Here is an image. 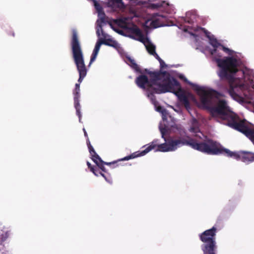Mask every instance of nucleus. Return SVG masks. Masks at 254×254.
I'll list each match as a JSON object with an SVG mask.
<instances>
[{
  "mask_svg": "<svg viewBox=\"0 0 254 254\" xmlns=\"http://www.w3.org/2000/svg\"><path fill=\"white\" fill-rule=\"evenodd\" d=\"M83 131H84V135L85 136H87V132L85 130V129L84 128H83Z\"/></svg>",
  "mask_w": 254,
  "mask_h": 254,
  "instance_id": "obj_26",
  "label": "nucleus"
},
{
  "mask_svg": "<svg viewBox=\"0 0 254 254\" xmlns=\"http://www.w3.org/2000/svg\"><path fill=\"white\" fill-rule=\"evenodd\" d=\"M194 89L199 96L200 103L199 106L200 108L209 110L212 116L218 122L227 121L228 126L243 133L254 143V130L249 128L245 121L239 120L230 110L226 101L219 99V95L215 91L207 87L197 85L194 86ZM184 144H189L194 149L209 154H225L243 162L254 161V153L245 151L231 152L224 148L219 143L210 140L198 143L192 140L188 141L182 139H172L158 145L156 151H173Z\"/></svg>",
  "mask_w": 254,
  "mask_h": 254,
  "instance_id": "obj_1",
  "label": "nucleus"
},
{
  "mask_svg": "<svg viewBox=\"0 0 254 254\" xmlns=\"http://www.w3.org/2000/svg\"><path fill=\"white\" fill-rule=\"evenodd\" d=\"M79 92H80L79 84L76 83L75 84V88L74 89V91H73L74 99V106L76 110L77 115H78L79 119V122H80L81 115V113L80 112V105H79V98L80 96Z\"/></svg>",
  "mask_w": 254,
  "mask_h": 254,
  "instance_id": "obj_10",
  "label": "nucleus"
},
{
  "mask_svg": "<svg viewBox=\"0 0 254 254\" xmlns=\"http://www.w3.org/2000/svg\"><path fill=\"white\" fill-rule=\"evenodd\" d=\"M244 75L245 81L250 80L251 85L244 84L238 79H234L230 83V88L228 92L231 97L238 102H243L245 99H249L251 96V89L254 88L252 83V74L253 71L246 68L241 72Z\"/></svg>",
  "mask_w": 254,
  "mask_h": 254,
  "instance_id": "obj_5",
  "label": "nucleus"
},
{
  "mask_svg": "<svg viewBox=\"0 0 254 254\" xmlns=\"http://www.w3.org/2000/svg\"><path fill=\"white\" fill-rule=\"evenodd\" d=\"M73 36L71 41L72 52L75 64L79 74L78 81L81 83L87 73V69L84 62L83 55L77 38L75 30L72 31Z\"/></svg>",
  "mask_w": 254,
  "mask_h": 254,
  "instance_id": "obj_6",
  "label": "nucleus"
},
{
  "mask_svg": "<svg viewBox=\"0 0 254 254\" xmlns=\"http://www.w3.org/2000/svg\"><path fill=\"white\" fill-rule=\"evenodd\" d=\"M206 36L209 39L210 44L212 46L213 49L210 50L209 52L213 59L216 62L218 66L221 68L220 71L218 72V75L221 78L226 76L228 73H235L238 71V67L241 64L240 60L235 58L229 57L224 59H221V51H223L229 55H233L234 52L229 49L225 48L217 41L214 38L210 32L204 30Z\"/></svg>",
  "mask_w": 254,
  "mask_h": 254,
  "instance_id": "obj_3",
  "label": "nucleus"
},
{
  "mask_svg": "<svg viewBox=\"0 0 254 254\" xmlns=\"http://www.w3.org/2000/svg\"><path fill=\"white\" fill-rule=\"evenodd\" d=\"M152 79L148 81L146 76L141 75L136 79V83L140 88L146 89L150 92V95L147 96L150 98L154 104L157 112L162 114L163 120L166 119V111L159 106L154 98L152 93H161L171 92L177 95L181 102L185 105L186 109L189 110L190 108L189 102L190 101L196 103L197 100L194 96L190 92L184 91L181 89V86L177 81L167 72L153 74Z\"/></svg>",
  "mask_w": 254,
  "mask_h": 254,
  "instance_id": "obj_2",
  "label": "nucleus"
},
{
  "mask_svg": "<svg viewBox=\"0 0 254 254\" xmlns=\"http://www.w3.org/2000/svg\"><path fill=\"white\" fill-rule=\"evenodd\" d=\"M5 239V237H3V236H1V237L0 238V243H1Z\"/></svg>",
  "mask_w": 254,
  "mask_h": 254,
  "instance_id": "obj_24",
  "label": "nucleus"
},
{
  "mask_svg": "<svg viewBox=\"0 0 254 254\" xmlns=\"http://www.w3.org/2000/svg\"><path fill=\"white\" fill-rule=\"evenodd\" d=\"M180 77H181V78H182V79H184L185 81H186V82H187V79H186V78H185V77H184V76H183V75L180 76Z\"/></svg>",
  "mask_w": 254,
  "mask_h": 254,
  "instance_id": "obj_25",
  "label": "nucleus"
},
{
  "mask_svg": "<svg viewBox=\"0 0 254 254\" xmlns=\"http://www.w3.org/2000/svg\"><path fill=\"white\" fill-rule=\"evenodd\" d=\"M94 5L98 12V19H105V14L102 10V8L100 4L95 0H93Z\"/></svg>",
  "mask_w": 254,
  "mask_h": 254,
  "instance_id": "obj_15",
  "label": "nucleus"
},
{
  "mask_svg": "<svg viewBox=\"0 0 254 254\" xmlns=\"http://www.w3.org/2000/svg\"><path fill=\"white\" fill-rule=\"evenodd\" d=\"M216 229L213 227L212 229L206 230L200 236L201 240L204 243H208L204 249H203L204 254H214L213 251L215 247L214 236Z\"/></svg>",
  "mask_w": 254,
  "mask_h": 254,
  "instance_id": "obj_7",
  "label": "nucleus"
},
{
  "mask_svg": "<svg viewBox=\"0 0 254 254\" xmlns=\"http://www.w3.org/2000/svg\"><path fill=\"white\" fill-rule=\"evenodd\" d=\"M130 63L132 67L134 68L135 70H137L138 66L137 65L134 63V61L133 60H130Z\"/></svg>",
  "mask_w": 254,
  "mask_h": 254,
  "instance_id": "obj_22",
  "label": "nucleus"
},
{
  "mask_svg": "<svg viewBox=\"0 0 254 254\" xmlns=\"http://www.w3.org/2000/svg\"><path fill=\"white\" fill-rule=\"evenodd\" d=\"M190 12L187 13L186 19H185V21H186V22H187L188 23H191V22H193V19L194 17V15H192V18H190V19H189V16H190Z\"/></svg>",
  "mask_w": 254,
  "mask_h": 254,
  "instance_id": "obj_19",
  "label": "nucleus"
},
{
  "mask_svg": "<svg viewBox=\"0 0 254 254\" xmlns=\"http://www.w3.org/2000/svg\"><path fill=\"white\" fill-rule=\"evenodd\" d=\"M166 20L164 16L158 14H154L149 16L145 20L144 25L148 28H156L164 25V22Z\"/></svg>",
  "mask_w": 254,
  "mask_h": 254,
  "instance_id": "obj_8",
  "label": "nucleus"
},
{
  "mask_svg": "<svg viewBox=\"0 0 254 254\" xmlns=\"http://www.w3.org/2000/svg\"><path fill=\"white\" fill-rule=\"evenodd\" d=\"M190 131L196 133L197 134H196V136L200 138H201V136H203L202 133L199 131L198 123L195 119H193L192 121V125L190 128Z\"/></svg>",
  "mask_w": 254,
  "mask_h": 254,
  "instance_id": "obj_13",
  "label": "nucleus"
},
{
  "mask_svg": "<svg viewBox=\"0 0 254 254\" xmlns=\"http://www.w3.org/2000/svg\"><path fill=\"white\" fill-rule=\"evenodd\" d=\"M103 43L106 45L114 47L117 49H118L120 47V45L116 41L111 38H106Z\"/></svg>",
  "mask_w": 254,
  "mask_h": 254,
  "instance_id": "obj_16",
  "label": "nucleus"
},
{
  "mask_svg": "<svg viewBox=\"0 0 254 254\" xmlns=\"http://www.w3.org/2000/svg\"><path fill=\"white\" fill-rule=\"evenodd\" d=\"M117 32L119 33H121V31H118Z\"/></svg>",
  "mask_w": 254,
  "mask_h": 254,
  "instance_id": "obj_27",
  "label": "nucleus"
},
{
  "mask_svg": "<svg viewBox=\"0 0 254 254\" xmlns=\"http://www.w3.org/2000/svg\"><path fill=\"white\" fill-rule=\"evenodd\" d=\"M151 6L154 8H159L161 6L165 7L166 6L168 7V8L166 9L167 12L171 13L174 11L173 5H170L168 2H166L165 1H162L161 3H153L152 4Z\"/></svg>",
  "mask_w": 254,
  "mask_h": 254,
  "instance_id": "obj_12",
  "label": "nucleus"
},
{
  "mask_svg": "<svg viewBox=\"0 0 254 254\" xmlns=\"http://www.w3.org/2000/svg\"><path fill=\"white\" fill-rule=\"evenodd\" d=\"M156 144L154 142H152L148 146H147L145 150L140 152L136 156H142L145 155L146 153L149 152L150 150L154 148Z\"/></svg>",
  "mask_w": 254,
  "mask_h": 254,
  "instance_id": "obj_17",
  "label": "nucleus"
},
{
  "mask_svg": "<svg viewBox=\"0 0 254 254\" xmlns=\"http://www.w3.org/2000/svg\"><path fill=\"white\" fill-rule=\"evenodd\" d=\"M137 15L133 11H130L129 17H124L117 20V24L124 28L127 33V36L142 42L145 46L146 50L150 54L158 60L162 67L165 65L163 61L161 59L159 56L155 52L156 47L153 43L143 34L140 30L135 25L130 22V19L133 18Z\"/></svg>",
  "mask_w": 254,
  "mask_h": 254,
  "instance_id": "obj_4",
  "label": "nucleus"
},
{
  "mask_svg": "<svg viewBox=\"0 0 254 254\" xmlns=\"http://www.w3.org/2000/svg\"><path fill=\"white\" fill-rule=\"evenodd\" d=\"M87 164L88 167L90 168L91 171H92L95 175H96L97 176H98V174H97L96 171L94 170V169L92 167H91V164L89 162H87Z\"/></svg>",
  "mask_w": 254,
  "mask_h": 254,
  "instance_id": "obj_21",
  "label": "nucleus"
},
{
  "mask_svg": "<svg viewBox=\"0 0 254 254\" xmlns=\"http://www.w3.org/2000/svg\"><path fill=\"white\" fill-rule=\"evenodd\" d=\"M102 44V43L100 41L97 42L94 49L93 50V54L91 57L90 64H91V63L95 60Z\"/></svg>",
  "mask_w": 254,
  "mask_h": 254,
  "instance_id": "obj_14",
  "label": "nucleus"
},
{
  "mask_svg": "<svg viewBox=\"0 0 254 254\" xmlns=\"http://www.w3.org/2000/svg\"><path fill=\"white\" fill-rule=\"evenodd\" d=\"M100 174L105 179V180L109 183H111V179H108L104 174L100 173Z\"/></svg>",
  "mask_w": 254,
  "mask_h": 254,
  "instance_id": "obj_23",
  "label": "nucleus"
},
{
  "mask_svg": "<svg viewBox=\"0 0 254 254\" xmlns=\"http://www.w3.org/2000/svg\"><path fill=\"white\" fill-rule=\"evenodd\" d=\"M108 6L111 7L113 10L117 11L118 9L124 8L128 4L133 5L138 3V0H108Z\"/></svg>",
  "mask_w": 254,
  "mask_h": 254,
  "instance_id": "obj_9",
  "label": "nucleus"
},
{
  "mask_svg": "<svg viewBox=\"0 0 254 254\" xmlns=\"http://www.w3.org/2000/svg\"><path fill=\"white\" fill-rule=\"evenodd\" d=\"M105 22V19H98L96 22V33L98 36H100L101 33H102V26Z\"/></svg>",
  "mask_w": 254,
  "mask_h": 254,
  "instance_id": "obj_18",
  "label": "nucleus"
},
{
  "mask_svg": "<svg viewBox=\"0 0 254 254\" xmlns=\"http://www.w3.org/2000/svg\"><path fill=\"white\" fill-rule=\"evenodd\" d=\"M87 145L89 150L90 153L92 156V160L99 166L102 170H104L103 166V162L99 156L96 153L93 147L91 145L90 142L88 140Z\"/></svg>",
  "mask_w": 254,
  "mask_h": 254,
  "instance_id": "obj_11",
  "label": "nucleus"
},
{
  "mask_svg": "<svg viewBox=\"0 0 254 254\" xmlns=\"http://www.w3.org/2000/svg\"><path fill=\"white\" fill-rule=\"evenodd\" d=\"M160 131H161V133L162 134V137L164 138V136L165 135V133H166L167 132V130L165 128H163L162 127L161 125L160 126Z\"/></svg>",
  "mask_w": 254,
  "mask_h": 254,
  "instance_id": "obj_20",
  "label": "nucleus"
}]
</instances>
